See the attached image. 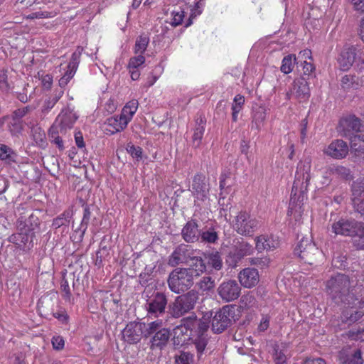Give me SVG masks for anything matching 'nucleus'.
I'll use <instances>...</instances> for the list:
<instances>
[{"instance_id": "obj_33", "label": "nucleus", "mask_w": 364, "mask_h": 364, "mask_svg": "<svg viewBox=\"0 0 364 364\" xmlns=\"http://www.w3.org/2000/svg\"><path fill=\"white\" fill-rule=\"evenodd\" d=\"M215 287V279L210 276L203 277L196 284L197 291H200L203 294H208L214 290Z\"/></svg>"}, {"instance_id": "obj_4", "label": "nucleus", "mask_w": 364, "mask_h": 364, "mask_svg": "<svg viewBox=\"0 0 364 364\" xmlns=\"http://www.w3.org/2000/svg\"><path fill=\"white\" fill-rule=\"evenodd\" d=\"M199 299L198 291L191 289L177 296L168 305V314L175 318H180L193 310Z\"/></svg>"}, {"instance_id": "obj_13", "label": "nucleus", "mask_w": 364, "mask_h": 364, "mask_svg": "<svg viewBox=\"0 0 364 364\" xmlns=\"http://www.w3.org/2000/svg\"><path fill=\"white\" fill-rule=\"evenodd\" d=\"M217 291L223 301L231 302L240 297L241 287L236 280L229 279L223 282L218 287Z\"/></svg>"}, {"instance_id": "obj_27", "label": "nucleus", "mask_w": 364, "mask_h": 364, "mask_svg": "<svg viewBox=\"0 0 364 364\" xmlns=\"http://www.w3.org/2000/svg\"><path fill=\"white\" fill-rule=\"evenodd\" d=\"M77 117L71 111H63L57 117L54 124H57L60 129V133L64 132L66 129L73 127Z\"/></svg>"}, {"instance_id": "obj_21", "label": "nucleus", "mask_w": 364, "mask_h": 364, "mask_svg": "<svg viewBox=\"0 0 364 364\" xmlns=\"http://www.w3.org/2000/svg\"><path fill=\"white\" fill-rule=\"evenodd\" d=\"M352 200L355 210L364 215V181H356L352 185Z\"/></svg>"}, {"instance_id": "obj_12", "label": "nucleus", "mask_w": 364, "mask_h": 364, "mask_svg": "<svg viewBox=\"0 0 364 364\" xmlns=\"http://www.w3.org/2000/svg\"><path fill=\"white\" fill-rule=\"evenodd\" d=\"M167 304V296L164 293L157 291L146 300L145 309L149 316L156 318L165 313Z\"/></svg>"}, {"instance_id": "obj_9", "label": "nucleus", "mask_w": 364, "mask_h": 364, "mask_svg": "<svg viewBox=\"0 0 364 364\" xmlns=\"http://www.w3.org/2000/svg\"><path fill=\"white\" fill-rule=\"evenodd\" d=\"M235 307L225 306L217 311L212 318L211 329L215 333H221L235 321Z\"/></svg>"}, {"instance_id": "obj_63", "label": "nucleus", "mask_w": 364, "mask_h": 364, "mask_svg": "<svg viewBox=\"0 0 364 364\" xmlns=\"http://www.w3.org/2000/svg\"><path fill=\"white\" fill-rule=\"evenodd\" d=\"M357 11L364 12V0H350Z\"/></svg>"}, {"instance_id": "obj_44", "label": "nucleus", "mask_w": 364, "mask_h": 364, "mask_svg": "<svg viewBox=\"0 0 364 364\" xmlns=\"http://www.w3.org/2000/svg\"><path fill=\"white\" fill-rule=\"evenodd\" d=\"M351 150L358 156H364V139L355 136L351 141Z\"/></svg>"}, {"instance_id": "obj_32", "label": "nucleus", "mask_w": 364, "mask_h": 364, "mask_svg": "<svg viewBox=\"0 0 364 364\" xmlns=\"http://www.w3.org/2000/svg\"><path fill=\"white\" fill-rule=\"evenodd\" d=\"M200 237L205 243L215 244L219 240L218 233L215 227H205L200 230Z\"/></svg>"}, {"instance_id": "obj_51", "label": "nucleus", "mask_w": 364, "mask_h": 364, "mask_svg": "<svg viewBox=\"0 0 364 364\" xmlns=\"http://www.w3.org/2000/svg\"><path fill=\"white\" fill-rule=\"evenodd\" d=\"M60 289L63 292L62 296L65 300L70 303H73V299L70 292V287L68 280L63 277L60 283Z\"/></svg>"}, {"instance_id": "obj_26", "label": "nucleus", "mask_w": 364, "mask_h": 364, "mask_svg": "<svg viewBox=\"0 0 364 364\" xmlns=\"http://www.w3.org/2000/svg\"><path fill=\"white\" fill-rule=\"evenodd\" d=\"M206 119L200 114L196 119V125L193 129V134L192 136V146L194 148H198L201 144L202 139L205 129Z\"/></svg>"}, {"instance_id": "obj_11", "label": "nucleus", "mask_w": 364, "mask_h": 364, "mask_svg": "<svg viewBox=\"0 0 364 364\" xmlns=\"http://www.w3.org/2000/svg\"><path fill=\"white\" fill-rule=\"evenodd\" d=\"M200 252L194 250L190 245H180L169 256L168 264L171 267H177L181 264H188L190 260L194 258V255H199Z\"/></svg>"}, {"instance_id": "obj_5", "label": "nucleus", "mask_w": 364, "mask_h": 364, "mask_svg": "<svg viewBox=\"0 0 364 364\" xmlns=\"http://www.w3.org/2000/svg\"><path fill=\"white\" fill-rule=\"evenodd\" d=\"M310 171L311 162L309 160L301 161L298 164L291 190V203L296 200L298 193L301 194L307 191L311 179Z\"/></svg>"}, {"instance_id": "obj_53", "label": "nucleus", "mask_w": 364, "mask_h": 364, "mask_svg": "<svg viewBox=\"0 0 364 364\" xmlns=\"http://www.w3.org/2000/svg\"><path fill=\"white\" fill-rule=\"evenodd\" d=\"M184 18V11L181 9L179 10H174L171 12V19L170 23L176 27L181 24Z\"/></svg>"}, {"instance_id": "obj_17", "label": "nucleus", "mask_w": 364, "mask_h": 364, "mask_svg": "<svg viewBox=\"0 0 364 364\" xmlns=\"http://www.w3.org/2000/svg\"><path fill=\"white\" fill-rule=\"evenodd\" d=\"M360 223L355 220L341 218L332 224V232L336 235L353 237Z\"/></svg>"}, {"instance_id": "obj_18", "label": "nucleus", "mask_w": 364, "mask_h": 364, "mask_svg": "<svg viewBox=\"0 0 364 364\" xmlns=\"http://www.w3.org/2000/svg\"><path fill=\"white\" fill-rule=\"evenodd\" d=\"M208 318L198 319L196 314L184 317L181 320V325L191 333H197L198 331H208L209 328Z\"/></svg>"}, {"instance_id": "obj_62", "label": "nucleus", "mask_w": 364, "mask_h": 364, "mask_svg": "<svg viewBox=\"0 0 364 364\" xmlns=\"http://www.w3.org/2000/svg\"><path fill=\"white\" fill-rule=\"evenodd\" d=\"M55 104L56 102H55V101L48 97L44 101L43 105L42 107V112L44 113L48 112Z\"/></svg>"}, {"instance_id": "obj_22", "label": "nucleus", "mask_w": 364, "mask_h": 364, "mask_svg": "<svg viewBox=\"0 0 364 364\" xmlns=\"http://www.w3.org/2000/svg\"><path fill=\"white\" fill-rule=\"evenodd\" d=\"M240 283L245 288H252L257 284L259 280L257 269L255 268H245L238 274Z\"/></svg>"}, {"instance_id": "obj_29", "label": "nucleus", "mask_w": 364, "mask_h": 364, "mask_svg": "<svg viewBox=\"0 0 364 364\" xmlns=\"http://www.w3.org/2000/svg\"><path fill=\"white\" fill-rule=\"evenodd\" d=\"M173 343L175 346H181L186 341L195 336L194 333L189 332L181 324L173 329Z\"/></svg>"}, {"instance_id": "obj_55", "label": "nucleus", "mask_w": 364, "mask_h": 364, "mask_svg": "<svg viewBox=\"0 0 364 364\" xmlns=\"http://www.w3.org/2000/svg\"><path fill=\"white\" fill-rule=\"evenodd\" d=\"M193 355L189 352H181L176 357V364H191L193 363Z\"/></svg>"}, {"instance_id": "obj_2", "label": "nucleus", "mask_w": 364, "mask_h": 364, "mask_svg": "<svg viewBox=\"0 0 364 364\" xmlns=\"http://www.w3.org/2000/svg\"><path fill=\"white\" fill-rule=\"evenodd\" d=\"M17 223L19 232L11 235L9 240L15 244L20 250L25 252L28 251L33 246V226H36L38 224V218L31 214L28 221H23L21 217L18 220Z\"/></svg>"}, {"instance_id": "obj_3", "label": "nucleus", "mask_w": 364, "mask_h": 364, "mask_svg": "<svg viewBox=\"0 0 364 364\" xmlns=\"http://www.w3.org/2000/svg\"><path fill=\"white\" fill-rule=\"evenodd\" d=\"M194 279L192 269L176 267L170 272L167 283L172 292L180 294L187 292L193 287Z\"/></svg>"}, {"instance_id": "obj_41", "label": "nucleus", "mask_w": 364, "mask_h": 364, "mask_svg": "<svg viewBox=\"0 0 364 364\" xmlns=\"http://www.w3.org/2000/svg\"><path fill=\"white\" fill-rule=\"evenodd\" d=\"M90 218H91V212H90L89 206L86 205L84 206L83 217H82V221L80 223V226L77 230H75V232H78V231L80 232V240L82 239V237L85 235V231L87 228L88 224L90 223Z\"/></svg>"}, {"instance_id": "obj_54", "label": "nucleus", "mask_w": 364, "mask_h": 364, "mask_svg": "<svg viewBox=\"0 0 364 364\" xmlns=\"http://www.w3.org/2000/svg\"><path fill=\"white\" fill-rule=\"evenodd\" d=\"M31 109L32 108L30 106L17 109L12 112L11 119L21 121V119L25 117L30 111H31Z\"/></svg>"}, {"instance_id": "obj_16", "label": "nucleus", "mask_w": 364, "mask_h": 364, "mask_svg": "<svg viewBox=\"0 0 364 364\" xmlns=\"http://www.w3.org/2000/svg\"><path fill=\"white\" fill-rule=\"evenodd\" d=\"M288 98L295 97L300 102L306 101L310 97L308 78L300 77L294 80L290 94L287 93Z\"/></svg>"}, {"instance_id": "obj_56", "label": "nucleus", "mask_w": 364, "mask_h": 364, "mask_svg": "<svg viewBox=\"0 0 364 364\" xmlns=\"http://www.w3.org/2000/svg\"><path fill=\"white\" fill-rule=\"evenodd\" d=\"M136 57L131 58L128 64L129 69H136L145 62V58L142 54H137Z\"/></svg>"}, {"instance_id": "obj_6", "label": "nucleus", "mask_w": 364, "mask_h": 364, "mask_svg": "<svg viewBox=\"0 0 364 364\" xmlns=\"http://www.w3.org/2000/svg\"><path fill=\"white\" fill-rule=\"evenodd\" d=\"M260 223L247 211H240L232 220V228L245 237H252L259 228Z\"/></svg>"}, {"instance_id": "obj_45", "label": "nucleus", "mask_w": 364, "mask_h": 364, "mask_svg": "<svg viewBox=\"0 0 364 364\" xmlns=\"http://www.w3.org/2000/svg\"><path fill=\"white\" fill-rule=\"evenodd\" d=\"M149 43V38L146 35L139 36L135 42L134 46V53L135 54H143L146 50L148 44Z\"/></svg>"}, {"instance_id": "obj_23", "label": "nucleus", "mask_w": 364, "mask_h": 364, "mask_svg": "<svg viewBox=\"0 0 364 364\" xmlns=\"http://www.w3.org/2000/svg\"><path fill=\"white\" fill-rule=\"evenodd\" d=\"M200 230L195 219L188 221L182 229L181 235L183 240L187 242H194L199 240Z\"/></svg>"}, {"instance_id": "obj_24", "label": "nucleus", "mask_w": 364, "mask_h": 364, "mask_svg": "<svg viewBox=\"0 0 364 364\" xmlns=\"http://www.w3.org/2000/svg\"><path fill=\"white\" fill-rule=\"evenodd\" d=\"M350 171L348 168L341 166L331 164L326 168L323 177L330 178L331 176L348 180L351 178Z\"/></svg>"}, {"instance_id": "obj_1", "label": "nucleus", "mask_w": 364, "mask_h": 364, "mask_svg": "<svg viewBox=\"0 0 364 364\" xmlns=\"http://www.w3.org/2000/svg\"><path fill=\"white\" fill-rule=\"evenodd\" d=\"M349 276L337 274L325 283V290L330 300L343 309L342 323L348 326L364 316V287L353 285Z\"/></svg>"}, {"instance_id": "obj_7", "label": "nucleus", "mask_w": 364, "mask_h": 364, "mask_svg": "<svg viewBox=\"0 0 364 364\" xmlns=\"http://www.w3.org/2000/svg\"><path fill=\"white\" fill-rule=\"evenodd\" d=\"M294 254L309 264H314L322 257V252L316 246L310 237H303L294 248Z\"/></svg>"}, {"instance_id": "obj_60", "label": "nucleus", "mask_w": 364, "mask_h": 364, "mask_svg": "<svg viewBox=\"0 0 364 364\" xmlns=\"http://www.w3.org/2000/svg\"><path fill=\"white\" fill-rule=\"evenodd\" d=\"M255 301V298L251 294H247L242 296L241 303L246 307L252 306Z\"/></svg>"}, {"instance_id": "obj_40", "label": "nucleus", "mask_w": 364, "mask_h": 364, "mask_svg": "<svg viewBox=\"0 0 364 364\" xmlns=\"http://www.w3.org/2000/svg\"><path fill=\"white\" fill-rule=\"evenodd\" d=\"M205 258L207 259L208 263L211 265L213 268L216 270L221 269L223 267V262L220 254L218 251L205 254Z\"/></svg>"}, {"instance_id": "obj_59", "label": "nucleus", "mask_w": 364, "mask_h": 364, "mask_svg": "<svg viewBox=\"0 0 364 364\" xmlns=\"http://www.w3.org/2000/svg\"><path fill=\"white\" fill-rule=\"evenodd\" d=\"M52 345L54 349L60 350L64 348L65 341L63 337L56 336L52 338Z\"/></svg>"}, {"instance_id": "obj_47", "label": "nucleus", "mask_w": 364, "mask_h": 364, "mask_svg": "<svg viewBox=\"0 0 364 364\" xmlns=\"http://www.w3.org/2000/svg\"><path fill=\"white\" fill-rule=\"evenodd\" d=\"M71 215L72 214L70 211H64L53 220L52 226L58 229L61 226L66 225V224L69 223V219L71 218Z\"/></svg>"}, {"instance_id": "obj_64", "label": "nucleus", "mask_w": 364, "mask_h": 364, "mask_svg": "<svg viewBox=\"0 0 364 364\" xmlns=\"http://www.w3.org/2000/svg\"><path fill=\"white\" fill-rule=\"evenodd\" d=\"M303 364H326V362L324 359L321 358H306Z\"/></svg>"}, {"instance_id": "obj_30", "label": "nucleus", "mask_w": 364, "mask_h": 364, "mask_svg": "<svg viewBox=\"0 0 364 364\" xmlns=\"http://www.w3.org/2000/svg\"><path fill=\"white\" fill-rule=\"evenodd\" d=\"M191 339L197 350L198 357L200 358L208 343L209 338L207 331H198Z\"/></svg>"}, {"instance_id": "obj_8", "label": "nucleus", "mask_w": 364, "mask_h": 364, "mask_svg": "<svg viewBox=\"0 0 364 364\" xmlns=\"http://www.w3.org/2000/svg\"><path fill=\"white\" fill-rule=\"evenodd\" d=\"M154 325L141 321H131L122 331L123 338L130 344L137 343L142 336L147 338V333L151 331Z\"/></svg>"}, {"instance_id": "obj_34", "label": "nucleus", "mask_w": 364, "mask_h": 364, "mask_svg": "<svg viewBox=\"0 0 364 364\" xmlns=\"http://www.w3.org/2000/svg\"><path fill=\"white\" fill-rule=\"evenodd\" d=\"M289 343L285 342L274 345V351L275 364H284L286 363L287 359V353Z\"/></svg>"}, {"instance_id": "obj_50", "label": "nucleus", "mask_w": 364, "mask_h": 364, "mask_svg": "<svg viewBox=\"0 0 364 364\" xmlns=\"http://www.w3.org/2000/svg\"><path fill=\"white\" fill-rule=\"evenodd\" d=\"M77 69L67 66V70L59 80V85L61 88L65 87L68 82L73 77Z\"/></svg>"}, {"instance_id": "obj_35", "label": "nucleus", "mask_w": 364, "mask_h": 364, "mask_svg": "<svg viewBox=\"0 0 364 364\" xmlns=\"http://www.w3.org/2000/svg\"><path fill=\"white\" fill-rule=\"evenodd\" d=\"M277 245L272 238H269L265 235H259L255 238V248L259 252L263 250H273Z\"/></svg>"}, {"instance_id": "obj_31", "label": "nucleus", "mask_w": 364, "mask_h": 364, "mask_svg": "<svg viewBox=\"0 0 364 364\" xmlns=\"http://www.w3.org/2000/svg\"><path fill=\"white\" fill-rule=\"evenodd\" d=\"M188 264L189 267L186 268L192 269L195 277H198L206 271V264L199 255H194V258L191 259Z\"/></svg>"}, {"instance_id": "obj_28", "label": "nucleus", "mask_w": 364, "mask_h": 364, "mask_svg": "<svg viewBox=\"0 0 364 364\" xmlns=\"http://www.w3.org/2000/svg\"><path fill=\"white\" fill-rule=\"evenodd\" d=\"M338 358L339 364H363L364 363L360 349L355 350L352 354H349L346 350H342L338 353Z\"/></svg>"}, {"instance_id": "obj_19", "label": "nucleus", "mask_w": 364, "mask_h": 364, "mask_svg": "<svg viewBox=\"0 0 364 364\" xmlns=\"http://www.w3.org/2000/svg\"><path fill=\"white\" fill-rule=\"evenodd\" d=\"M349 148L346 141L342 139H336L324 150V154L334 159H342L346 157Z\"/></svg>"}, {"instance_id": "obj_36", "label": "nucleus", "mask_w": 364, "mask_h": 364, "mask_svg": "<svg viewBox=\"0 0 364 364\" xmlns=\"http://www.w3.org/2000/svg\"><path fill=\"white\" fill-rule=\"evenodd\" d=\"M253 252V246L247 242L242 240L235 245V255L237 259H241L245 256L250 255Z\"/></svg>"}, {"instance_id": "obj_46", "label": "nucleus", "mask_w": 364, "mask_h": 364, "mask_svg": "<svg viewBox=\"0 0 364 364\" xmlns=\"http://www.w3.org/2000/svg\"><path fill=\"white\" fill-rule=\"evenodd\" d=\"M296 60V57L294 55H288L285 56L282 62L280 70L284 74L290 73L292 70Z\"/></svg>"}, {"instance_id": "obj_39", "label": "nucleus", "mask_w": 364, "mask_h": 364, "mask_svg": "<svg viewBox=\"0 0 364 364\" xmlns=\"http://www.w3.org/2000/svg\"><path fill=\"white\" fill-rule=\"evenodd\" d=\"M353 236V246L357 250H364V223H360Z\"/></svg>"}, {"instance_id": "obj_42", "label": "nucleus", "mask_w": 364, "mask_h": 364, "mask_svg": "<svg viewBox=\"0 0 364 364\" xmlns=\"http://www.w3.org/2000/svg\"><path fill=\"white\" fill-rule=\"evenodd\" d=\"M265 118L266 114L263 109H259L258 110H257L253 116L251 127L252 129H256L257 131H259L263 125Z\"/></svg>"}, {"instance_id": "obj_14", "label": "nucleus", "mask_w": 364, "mask_h": 364, "mask_svg": "<svg viewBox=\"0 0 364 364\" xmlns=\"http://www.w3.org/2000/svg\"><path fill=\"white\" fill-rule=\"evenodd\" d=\"M210 186L206 178L201 173L194 176L191 186V192L195 198V202L205 201L208 198Z\"/></svg>"}, {"instance_id": "obj_38", "label": "nucleus", "mask_w": 364, "mask_h": 364, "mask_svg": "<svg viewBox=\"0 0 364 364\" xmlns=\"http://www.w3.org/2000/svg\"><path fill=\"white\" fill-rule=\"evenodd\" d=\"M60 133V129L57 124H53L48 131V137L52 143H54L59 149L63 150L64 149L63 142L62 139L60 137L59 134Z\"/></svg>"}, {"instance_id": "obj_57", "label": "nucleus", "mask_w": 364, "mask_h": 364, "mask_svg": "<svg viewBox=\"0 0 364 364\" xmlns=\"http://www.w3.org/2000/svg\"><path fill=\"white\" fill-rule=\"evenodd\" d=\"M82 48H78L76 51H75L72 56L70 63H68L69 68H77L78 64L80 63V58L81 55Z\"/></svg>"}, {"instance_id": "obj_43", "label": "nucleus", "mask_w": 364, "mask_h": 364, "mask_svg": "<svg viewBox=\"0 0 364 364\" xmlns=\"http://www.w3.org/2000/svg\"><path fill=\"white\" fill-rule=\"evenodd\" d=\"M138 101L136 100H132L129 101L123 107L121 114L126 118L132 119L133 115L136 113L138 108Z\"/></svg>"}, {"instance_id": "obj_10", "label": "nucleus", "mask_w": 364, "mask_h": 364, "mask_svg": "<svg viewBox=\"0 0 364 364\" xmlns=\"http://www.w3.org/2000/svg\"><path fill=\"white\" fill-rule=\"evenodd\" d=\"M149 324H155L151 331L147 333V338L152 335L149 341L150 349L162 350L169 341L171 335L170 330L163 328V323L159 320L149 322Z\"/></svg>"}, {"instance_id": "obj_15", "label": "nucleus", "mask_w": 364, "mask_h": 364, "mask_svg": "<svg viewBox=\"0 0 364 364\" xmlns=\"http://www.w3.org/2000/svg\"><path fill=\"white\" fill-rule=\"evenodd\" d=\"M362 124L355 115H349L341 119L337 127L338 132L343 136H350L354 132L361 131Z\"/></svg>"}, {"instance_id": "obj_25", "label": "nucleus", "mask_w": 364, "mask_h": 364, "mask_svg": "<svg viewBox=\"0 0 364 364\" xmlns=\"http://www.w3.org/2000/svg\"><path fill=\"white\" fill-rule=\"evenodd\" d=\"M129 122L130 118L124 117L121 114L109 117L107 119L105 124L109 127L110 129L107 128L106 130L109 132L111 134H114L124 130Z\"/></svg>"}, {"instance_id": "obj_52", "label": "nucleus", "mask_w": 364, "mask_h": 364, "mask_svg": "<svg viewBox=\"0 0 364 364\" xmlns=\"http://www.w3.org/2000/svg\"><path fill=\"white\" fill-rule=\"evenodd\" d=\"M8 129L12 136L18 135L23 130L22 121L11 119V122L8 124Z\"/></svg>"}, {"instance_id": "obj_48", "label": "nucleus", "mask_w": 364, "mask_h": 364, "mask_svg": "<svg viewBox=\"0 0 364 364\" xmlns=\"http://www.w3.org/2000/svg\"><path fill=\"white\" fill-rule=\"evenodd\" d=\"M127 151L137 161L142 159L143 150L140 146H134L132 143H128L126 146Z\"/></svg>"}, {"instance_id": "obj_61", "label": "nucleus", "mask_w": 364, "mask_h": 364, "mask_svg": "<svg viewBox=\"0 0 364 364\" xmlns=\"http://www.w3.org/2000/svg\"><path fill=\"white\" fill-rule=\"evenodd\" d=\"M353 84V77L351 75H345L341 79V86L343 89L350 88Z\"/></svg>"}, {"instance_id": "obj_58", "label": "nucleus", "mask_w": 364, "mask_h": 364, "mask_svg": "<svg viewBox=\"0 0 364 364\" xmlns=\"http://www.w3.org/2000/svg\"><path fill=\"white\" fill-rule=\"evenodd\" d=\"M0 88L4 91H8L10 88L8 82L7 72L5 70H2L0 72Z\"/></svg>"}, {"instance_id": "obj_20", "label": "nucleus", "mask_w": 364, "mask_h": 364, "mask_svg": "<svg viewBox=\"0 0 364 364\" xmlns=\"http://www.w3.org/2000/svg\"><path fill=\"white\" fill-rule=\"evenodd\" d=\"M358 54H361L360 50H357L353 46L345 47L341 52L338 58V63L342 70H348L355 62Z\"/></svg>"}, {"instance_id": "obj_37", "label": "nucleus", "mask_w": 364, "mask_h": 364, "mask_svg": "<svg viewBox=\"0 0 364 364\" xmlns=\"http://www.w3.org/2000/svg\"><path fill=\"white\" fill-rule=\"evenodd\" d=\"M16 152L11 147L0 143V160L11 164L16 162Z\"/></svg>"}, {"instance_id": "obj_49", "label": "nucleus", "mask_w": 364, "mask_h": 364, "mask_svg": "<svg viewBox=\"0 0 364 364\" xmlns=\"http://www.w3.org/2000/svg\"><path fill=\"white\" fill-rule=\"evenodd\" d=\"M303 66V75L301 77H304L308 78V80H310L311 77H315V66L312 64L311 62H307L306 60L302 63Z\"/></svg>"}]
</instances>
